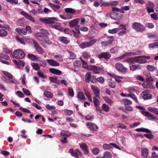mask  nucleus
<instances>
[{"label":"nucleus","instance_id":"43","mask_svg":"<svg viewBox=\"0 0 158 158\" xmlns=\"http://www.w3.org/2000/svg\"><path fill=\"white\" fill-rule=\"evenodd\" d=\"M0 58H2L7 60L9 59V57L7 55L3 53H1L0 54Z\"/></svg>","mask_w":158,"mask_h":158},{"label":"nucleus","instance_id":"25","mask_svg":"<svg viewBox=\"0 0 158 158\" xmlns=\"http://www.w3.org/2000/svg\"><path fill=\"white\" fill-rule=\"evenodd\" d=\"M27 57L28 58L33 61H35L38 59V58L36 56L32 54H28Z\"/></svg>","mask_w":158,"mask_h":158},{"label":"nucleus","instance_id":"36","mask_svg":"<svg viewBox=\"0 0 158 158\" xmlns=\"http://www.w3.org/2000/svg\"><path fill=\"white\" fill-rule=\"evenodd\" d=\"M122 101L123 103L124 104L125 106L130 105L132 104L131 101L127 99H123Z\"/></svg>","mask_w":158,"mask_h":158},{"label":"nucleus","instance_id":"52","mask_svg":"<svg viewBox=\"0 0 158 158\" xmlns=\"http://www.w3.org/2000/svg\"><path fill=\"white\" fill-rule=\"evenodd\" d=\"M104 99L105 102L110 105H111L113 102L112 100L111 99L107 97H104Z\"/></svg>","mask_w":158,"mask_h":158},{"label":"nucleus","instance_id":"8","mask_svg":"<svg viewBox=\"0 0 158 158\" xmlns=\"http://www.w3.org/2000/svg\"><path fill=\"white\" fill-rule=\"evenodd\" d=\"M88 128L91 131H96L98 127L95 124L89 122L86 123Z\"/></svg>","mask_w":158,"mask_h":158},{"label":"nucleus","instance_id":"24","mask_svg":"<svg viewBox=\"0 0 158 158\" xmlns=\"http://www.w3.org/2000/svg\"><path fill=\"white\" fill-rule=\"evenodd\" d=\"M75 27V29L76 31V32L75 31L74 37H75L76 38H77L80 34V32L79 30L80 28V26L77 24Z\"/></svg>","mask_w":158,"mask_h":158},{"label":"nucleus","instance_id":"18","mask_svg":"<svg viewBox=\"0 0 158 158\" xmlns=\"http://www.w3.org/2000/svg\"><path fill=\"white\" fill-rule=\"evenodd\" d=\"M77 97L78 100L83 102L86 99L84 94L81 92L79 91L77 95Z\"/></svg>","mask_w":158,"mask_h":158},{"label":"nucleus","instance_id":"38","mask_svg":"<svg viewBox=\"0 0 158 158\" xmlns=\"http://www.w3.org/2000/svg\"><path fill=\"white\" fill-rule=\"evenodd\" d=\"M112 157L111 153L108 151H105L104 152L103 158H111Z\"/></svg>","mask_w":158,"mask_h":158},{"label":"nucleus","instance_id":"50","mask_svg":"<svg viewBox=\"0 0 158 158\" xmlns=\"http://www.w3.org/2000/svg\"><path fill=\"white\" fill-rule=\"evenodd\" d=\"M80 59L82 63L83 67L85 68H89V66H88L87 62L86 61L83 60L81 57H80Z\"/></svg>","mask_w":158,"mask_h":158},{"label":"nucleus","instance_id":"40","mask_svg":"<svg viewBox=\"0 0 158 158\" xmlns=\"http://www.w3.org/2000/svg\"><path fill=\"white\" fill-rule=\"evenodd\" d=\"M93 86H92V88L94 91V93L96 96L98 97L99 96V90L96 87H94V88H92Z\"/></svg>","mask_w":158,"mask_h":158},{"label":"nucleus","instance_id":"46","mask_svg":"<svg viewBox=\"0 0 158 158\" xmlns=\"http://www.w3.org/2000/svg\"><path fill=\"white\" fill-rule=\"evenodd\" d=\"M2 72L3 74L10 79H12L13 77L11 74L6 71H3Z\"/></svg>","mask_w":158,"mask_h":158},{"label":"nucleus","instance_id":"32","mask_svg":"<svg viewBox=\"0 0 158 158\" xmlns=\"http://www.w3.org/2000/svg\"><path fill=\"white\" fill-rule=\"evenodd\" d=\"M154 43H152L149 45V47L150 48H155L158 47V40Z\"/></svg>","mask_w":158,"mask_h":158},{"label":"nucleus","instance_id":"7","mask_svg":"<svg viewBox=\"0 0 158 158\" xmlns=\"http://www.w3.org/2000/svg\"><path fill=\"white\" fill-rule=\"evenodd\" d=\"M111 56L110 53L108 52H102L98 55V57L99 59L104 58L106 60L109 59Z\"/></svg>","mask_w":158,"mask_h":158},{"label":"nucleus","instance_id":"31","mask_svg":"<svg viewBox=\"0 0 158 158\" xmlns=\"http://www.w3.org/2000/svg\"><path fill=\"white\" fill-rule=\"evenodd\" d=\"M33 69L37 71L40 70V67L38 63H32L31 64Z\"/></svg>","mask_w":158,"mask_h":158},{"label":"nucleus","instance_id":"30","mask_svg":"<svg viewBox=\"0 0 158 158\" xmlns=\"http://www.w3.org/2000/svg\"><path fill=\"white\" fill-rule=\"evenodd\" d=\"M148 109L149 111L158 115V109L149 107Z\"/></svg>","mask_w":158,"mask_h":158},{"label":"nucleus","instance_id":"2","mask_svg":"<svg viewBox=\"0 0 158 158\" xmlns=\"http://www.w3.org/2000/svg\"><path fill=\"white\" fill-rule=\"evenodd\" d=\"M132 27L136 31L138 32H143L145 29L143 25L138 22L134 23L132 24Z\"/></svg>","mask_w":158,"mask_h":158},{"label":"nucleus","instance_id":"19","mask_svg":"<svg viewBox=\"0 0 158 158\" xmlns=\"http://www.w3.org/2000/svg\"><path fill=\"white\" fill-rule=\"evenodd\" d=\"M80 147L83 151H84L85 154H88L89 151L88 149L87 145L85 143H81L80 144Z\"/></svg>","mask_w":158,"mask_h":158},{"label":"nucleus","instance_id":"26","mask_svg":"<svg viewBox=\"0 0 158 158\" xmlns=\"http://www.w3.org/2000/svg\"><path fill=\"white\" fill-rule=\"evenodd\" d=\"M20 49H18L17 50H15L13 54V55L14 57L17 58V59H20Z\"/></svg>","mask_w":158,"mask_h":158},{"label":"nucleus","instance_id":"49","mask_svg":"<svg viewBox=\"0 0 158 158\" xmlns=\"http://www.w3.org/2000/svg\"><path fill=\"white\" fill-rule=\"evenodd\" d=\"M40 66L45 67L47 65V62L45 60H40L39 61Z\"/></svg>","mask_w":158,"mask_h":158},{"label":"nucleus","instance_id":"4","mask_svg":"<svg viewBox=\"0 0 158 158\" xmlns=\"http://www.w3.org/2000/svg\"><path fill=\"white\" fill-rule=\"evenodd\" d=\"M56 20L55 18H44L39 19V20L42 23L49 24H53L54 21Z\"/></svg>","mask_w":158,"mask_h":158},{"label":"nucleus","instance_id":"33","mask_svg":"<svg viewBox=\"0 0 158 158\" xmlns=\"http://www.w3.org/2000/svg\"><path fill=\"white\" fill-rule=\"evenodd\" d=\"M102 108L104 111L106 112H108L110 110L109 106L105 103L103 104L102 106Z\"/></svg>","mask_w":158,"mask_h":158},{"label":"nucleus","instance_id":"28","mask_svg":"<svg viewBox=\"0 0 158 158\" xmlns=\"http://www.w3.org/2000/svg\"><path fill=\"white\" fill-rule=\"evenodd\" d=\"M130 69L133 71L136 70H139L141 69V66L140 65H132L130 66Z\"/></svg>","mask_w":158,"mask_h":158},{"label":"nucleus","instance_id":"13","mask_svg":"<svg viewBox=\"0 0 158 158\" xmlns=\"http://www.w3.org/2000/svg\"><path fill=\"white\" fill-rule=\"evenodd\" d=\"M33 43L36 48V50L39 54H42L44 52L43 49L40 46L37 42L35 40H33Z\"/></svg>","mask_w":158,"mask_h":158},{"label":"nucleus","instance_id":"15","mask_svg":"<svg viewBox=\"0 0 158 158\" xmlns=\"http://www.w3.org/2000/svg\"><path fill=\"white\" fill-rule=\"evenodd\" d=\"M140 58H142V56H140L134 57L135 62L140 64H144L147 62L146 60L140 59Z\"/></svg>","mask_w":158,"mask_h":158},{"label":"nucleus","instance_id":"6","mask_svg":"<svg viewBox=\"0 0 158 158\" xmlns=\"http://www.w3.org/2000/svg\"><path fill=\"white\" fill-rule=\"evenodd\" d=\"M152 78L151 77H148L147 79V81L144 82L142 84L143 86L145 88H152L153 87V84L149 81H152Z\"/></svg>","mask_w":158,"mask_h":158},{"label":"nucleus","instance_id":"61","mask_svg":"<svg viewBox=\"0 0 158 158\" xmlns=\"http://www.w3.org/2000/svg\"><path fill=\"white\" fill-rule=\"evenodd\" d=\"M46 108L49 110H54L56 107L53 106H50L49 104H47L46 105Z\"/></svg>","mask_w":158,"mask_h":158},{"label":"nucleus","instance_id":"54","mask_svg":"<svg viewBox=\"0 0 158 158\" xmlns=\"http://www.w3.org/2000/svg\"><path fill=\"white\" fill-rule=\"evenodd\" d=\"M111 144L108 145L106 144H104L103 145V148L105 150H108L112 148Z\"/></svg>","mask_w":158,"mask_h":158},{"label":"nucleus","instance_id":"9","mask_svg":"<svg viewBox=\"0 0 158 158\" xmlns=\"http://www.w3.org/2000/svg\"><path fill=\"white\" fill-rule=\"evenodd\" d=\"M154 7L153 3L150 2H148L146 7L147 12L149 13L154 12Z\"/></svg>","mask_w":158,"mask_h":158},{"label":"nucleus","instance_id":"41","mask_svg":"<svg viewBox=\"0 0 158 158\" xmlns=\"http://www.w3.org/2000/svg\"><path fill=\"white\" fill-rule=\"evenodd\" d=\"M119 2L117 1H110L108 2V6L111 5L112 6H115L118 5Z\"/></svg>","mask_w":158,"mask_h":158},{"label":"nucleus","instance_id":"64","mask_svg":"<svg viewBox=\"0 0 158 158\" xmlns=\"http://www.w3.org/2000/svg\"><path fill=\"white\" fill-rule=\"evenodd\" d=\"M147 69L150 71L152 72L155 69V67L152 65H148L147 66Z\"/></svg>","mask_w":158,"mask_h":158},{"label":"nucleus","instance_id":"42","mask_svg":"<svg viewBox=\"0 0 158 158\" xmlns=\"http://www.w3.org/2000/svg\"><path fill=\"white\" fill-rule=\"evenodd\" d=\"M81 63L79 61L77 60L73 63V65L75 68H78L81 66Z\"/></svg>","mask_w":158,"mask_h":158},{"label":"nucleus","instance_id":"47","mask_svg":"<svg viewBox=\"0 0 158 158\" xmlns=\"http://www.w3.org/2000/svg\"><path fill=\"white\" fill-rule=\"evenodd\" d=\"M107 43L109 44H112L114 40V38L113 36H108L107 37Z\"/></svg>","mask_w":158,"mask_h":158},{"label":"nucleus","instance_id":"57","mask_svg":"<svg viewBox=\"0 0 158 158\" xmlns=\"http://www.w3.org/2000/svg\"><path fill=\"white\" fill-rule=\"evenodd\" d=\"M97 78H96L95 76H91L90 81L92 83H95L97 81Z\"/></svg>","mask_w":158,"mask_h":158},{"label":"nucleus","instance_id":"5","mask_svg":"<svg viewBox=\"0 0 158 158\" xmlns=\"http://www.w3.org/2000/svg\"><path fill=\"white\" fill-rule=\"evenodd\" d=\"M115 67L117 70L123 73L126 72L127 70V69L120 63H116L115 64Z\"/></svg>","mask_w":158,"mask_h":158},{"label":"nucleus","instance_id":"51","mask_svg":"<svg viewBox=\"0 0 158 158\" xmlns=\"http://www.w3.org/2000/svg\"><path fill=\"white\" fill-rule=\"evenodd\" d=\"M3 51L6 53L10 54L11 55H13L12 52L9 50L8 48H3Z\"/></svg>","mask_w":158,"mask_h":158},{"label":"nucleus","instance_id":"60","mask_svg":"<svg viewBox=\"0 0 158 158\" xmlns=\"http://www.w3.org/2000/svg\"><path fill=\"white\" fill-rule=\"evenodd\" d=\"M24 93L27 96H30L31 95V93L30 91L27 89L23 88L22 89Z\"/></svg>","mask_w":158,"mask_h":158},{"label":"nucleus","instance_id":"12","mask_svg":"<svg viewBox=\"0 0 158 158\" xmlns=\"http://www.w3.org/2000/svg\"><path fill=\"white\" fill-rule=\"evenodd\" d=\"M141 113L144 116L150 118V119L153 120L157 119L156 118L152 115L149 112L144 110H142Z\"/></svg>","mask_w":158,"mask_h":158},{"label":"nucleus","instance_id":"63","mask_svg":"<svg viewBox=\"0 0 158 158\" xmlns=\"http://www.w3.org/2000/svg\"><path fill=\"white\" fill-rule=\"evenodd\" d=\"M144 136L149 139H152L154 137V135L151 133L149 134H145L144 135Z\"/></svg>","mask_w":158,"mask_h":158},{"label":"nucleus","instance_id":"59","mask_svg":"<svg viewBox=\"0 0 158 158\" xmlns=\"http://www.w3.org/2000/svg\"><path fill=\"white\" fill-rule=\"evenodd\" d=\"M61 142L63 143H67L68 141L67 139V137L64 136H62L60 140Z\"/></svg>","mask_w":158,"mask_h":158},{"label":"nucleus","instance_id":"39","mask_svg":"<svg viewBox=\"0 0 158 158\" xmlns=\"http://www.w3.org/2000/svg\"><path fill=\"white\" fill-rule=\"evenodd\" d=\"M120 29V28H114L112 29H109L108 30V32L109 33L113 34L117 33Z\"/></svg>","mask_w":158,"mask_h":158},{"label":"nucleus","instance_id":"62","mask_svg":"<svg viewBox=\"0 0 158 158\" xmlns=\"http://www.w3.org/2000/svg\"><path fill=\"white\" fill-rule=\"evenodd\" d=\"M151 17L154 20H157L158 19V18L157 14L154 13L151 14L150 15Z\"/></svg>","mask_w":158,"mask_h":158},{"label":"nucleus","instance_id":"20","mask_svg":"<svg viewBox=\"0 0 158 158\" xmlns=\"http://www.w3.org/2000/svg\"><path fill=\"white\" fill-rule=\"evenodd\" d=\"M58 40L62 43L65 44H68L69 42V40L66 37H60L59 38Z\"/></svg>","mask_w":158,"mask_h":158},{"label":"nucleus","instance_id":"58","mask_svg":"<svg viewBox=\"0 0 158 158\" xmlns=\"http://www.w3.org/2000/svg\"><path fill=\"white\" fill-rule=\"evenodd\" d=\"M73 112L72 110H69L66 109L65 110V114L67 116H70L73 113Z\"/></svg>","mask_w":158,"mask_h":158},{"label":"nucleus","instance_id":"27","mask_svg":"<svg viewBox=\"0 0 158 158\" xmlns=\"http://www.w3.org/2000/svg\"><path fill=\"white\" fill-rule=\"evenodd\" d=\"M7 31L4 29H0V37H3L6 36L7 35Z\"/></svg>","mask_w":158,"mask_h":158},{"label":"nucleus","instance_id":"17","mask_svg":"<svg viewBox=\"0 0 158 158\" xmlns=\"http://www.w3.org/2000/svg\"><path fill=\"white\" fill-rule=\"evenodd\" d=\"M80 20V19L77 18L71 21L69 23V25L71 27H73L78 24Z\"/></svg>","mask_w":158,"mask_h":158},{"label":"nucleus","instance_id":"44","mask_svg":"<svg viewBox=\"0 0 158 158\" xmlns=\"http://www.w3.org/2000/svg\"><path fill=\"white\" fill-rule=\"evenodd\" d=\"M61 135L63 136L66 137H69L70 136L71 134L68 131H63L62 132H61Z\"/></svg>","mask_w":158,"mask_h":158},{"label":"nucleus","instance_id":"45","mask_svg":"<svg viewBox=\"0 0 158 158\" xmlns=\"http://www.w3.org/2000/svg\"><path fill=\"white\" fill-rule=\"evenodd\" d=\"M82 54L83 56L85 59L89 58L90 56V53L86 51H84L83 52Z\"/></svg>","mask_w":158,"mask_h":158},{"label":"nucleus","instance_id":"56","mask_svg":"<svg viewBox=\"0 0 158 158\" xmlns=\"http://www.w3.org/2000/svg\"><path fill=\"white\" fill-rule=\"evenodd\" d=\"M52 28L60 31H62L63 29L59 25H52Z\"/></svg>","mask_w":158,"mask_h":158},{"label":"nucleus","instance_id":"1","mask_svg":"<svg viewBox=\"0 0 158 158\" xmlns=\"http://www.w3.org/2000/svg\"><path fill=\"white\" fill-rule=\"evenodd\" d=\"M87 39L89 41V42H83L80 45V47L81 48L83 49L91 47L97 41V40L94 39L93 36H89L88 37Z\"/></svg>","mask_w":158,"mask_h":158},{"label":"nucleus","instance_id":"34","mask_svg":"<svg viewBox=\"0 0 158 158\" xmlns=\"http://www.w3.org/2000/svg\"><path fill=\"white\" fill-rule=\"evenodd\" d=\"M44 95L46 97L48 98H52L53 96L51 92L47 90L45 91L44 92Z\"/></svg>","mask_w":158,"mask_h":158},{"label":"nucleus","instance_id":"48","mask_svg":"<svg viewBox=\"0 0 158 158\" xmlns=\"http://www.w3.org/2000/svg\"><path fill=\"white\" fill-rule=\"evenodd\" d=\"M68 94L71 97H73L74 95V92L73 89L71 87L69 88L68 89Z\"/></svg>","mask_w":158,"mask_h":158},{"label":"nucleus","instance_id":"10","mask_svg":"<svg viewBox=\"0 0 158 158\" xmlns=\"http://www.w3.org/2000/svg\"><path fill=\"white\" fill-rule=\"evenodd\" d=\"M89 69L95 74L99 73L102 69L100 67L92 65L89 66Z\"/></svg>","mask_w":158,"mask_h":158},{"label":"nucleus","instance_id":"21","mask_svg":"<svg viewBox=\"0 0 158 158\" xmlns=\"http://www.w3.org/2000/svg\"><path fill=\"white\" fill-rule=\"evenodd\" d=\"M49 71L55 74L60 75L61 73V72L60 70L54 68H50Z\"/></svg>","mask_w":158,"mask_h":158},{"label":"nucleus","instance_id":"3","mask_svg":"<svg viewBox=\"0 0 158 158\" xmlns=\"http://www.w3.org/2000/svg\"><path fill=\"white\" fill-rule=\"evenodd\" d=\"M49 33L47 31H46L44 32V33H43L41 32L36 33L35 34V36L37 39L40 41H43L44 40H45L46 42L48 44H49L50 43V41L48 40V42L45 40V35L46 36H48L49 35Z\"/></svg>","mask_w":158,"mask_h":158},{"label":"nucleus","instance_id":"35","mask_svg":"<svg viewBox=\"0 0 158 158\" xmlns=\"http://www.w3.org/2000/svg\"><path fill=\"white\" fill-rule=\"evenodd\" d=\"M50 6L55 11H56L57 10L59 9L60 8V6L59 5L52 3L50 4Z\"/></svg>","mask_w":158,"mask_h":158},{"label":"nucleus","instance_id":"29","mask_svg":"<svg viewBox=\"0 0 158 158\" xmlns=\"http://www.w3.org/2000/svg\"><path fill=\"white\" fill-rule=\"evenodd\" d=\"M148 153V150L146 148H142L141 149L142 156L144 157H146Z\"/></svg>","mask_w":158,"mask_h":158},{"label":"nucleus","instance_id":"53","mask_svg":"<svg viewBox=\"0 0 158 158\" xmlns=\"http://www.w3.org/2000/svg\"><path fill=\"white\" fill-rule=\"evenodd\" d=\"M93 102L95 105V106H97V105H99V101L97 98H96L95 97H93Z\"/></svg>","mask_w":158,"mask_h":158},{"label":"nucleus","instance_id":"16","mask_svg":"<svg viewBox=\"0 0 158 158\" xmlns=\"http://www.w3.org/2000/svg\"><path fill=\"white\" fill-rule=\"evenodd\" d=\"M46 61L49 65L52 66L57 67L60 65V64L59 63L52 59H47Z\"/></svg>","mask_w":158,"mask_h":158},{"label":"nucleus","instance_id":"22","mask_svg":"<svg viewBox=\"0 0 158 158\" xmlns=\"http://www.w3.org/2000/svg\"><path fill=\"white\" fill-rule=\"evenodd\" d=\"M91 73L90 72H87L85 76V81L86 83H89L91 77Z\"/></svg>","mask_w":158,"mask_h":158},{"label":"nucleus","instance_id":"23","mask_svg":"<svg viewBox=\"0 0 158 158\" xmlns=\"http://www.w3.org/2000/svg\"><path fill=\"white\" fill-rule=\"evenodd\" d=\"M64 31L66 34L71 35H73L74 36L75 33V31L74 30H72L69 28H65L64 29Z\"/></svg>","mask_w":158,"mask_h":158},{"label":"nucleus","instance_id":"55","mask_svg":"<svg viewBox=\"0 0 158 158\" xmlns=\"http://www.w3.org/2000/svg\"><path fill=\"white\" fill-rule=\"evenodd\" d=\"M38 75L41 78H46V76H45L44 74L42 73L41 71L39 70L37 72Z\"/></svg>","mask_w":158,"mask_h":158},{"label":"nucleus","instance_id":"14","mask_svg":"<svg viewBox=\"0 0 158 158\" xmlns=\"http://www.w3.org/2000/svg\"><path fill=\"white\" fill-rule=\"evenodd\" d=\"M69 151L71 153V155L76 158H79V155H81V151L78 149H76L75 151H73L72 150H70Z\"/></svg>","mask_w":158,"mask_h":158},{"label":"nucleus","instance_id":"11","mask_svg":"<svg viewBox=\"0 0 158 158\" xmlns=\"http://www.w3.org/2000/svg\"><path fill=\"white\" fill-rule=\"evenodd\" d=\"M141 95L144 100L150 99L152 98V95L149 94V90L148 89L143 92Z\"/></svg>","mask_w":158,"mask_h":158},{"label":"nucleus","instance_id":"37","mask_svg":"<svg viewBox=\"0 0 158 158\" xmlns=\"http://www.w3.org/2000/svg\"><path fill=\"white\" fill-rule=\"evenodd\" d=\"M65 11L67 13L70 14H75V10L74 9L71 8H66L64 9Z\"/></svg>","mask_w":158,"mask_h":158}]
</instances>
